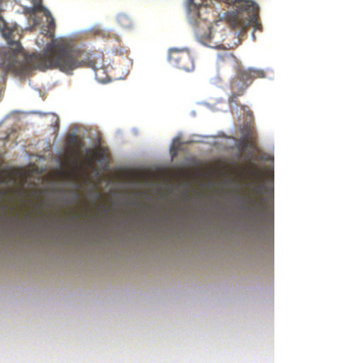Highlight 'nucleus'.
Returning a JSON list of instances; mask_svg holds the SVG:
<instances>
[{
  "label": "nucleus",
  "instance_id": "10",
  "mask_svg": "<svg viewBox=\"0 0 363 363\" xmlns=\"http://www.w3.org/2000/svg\"><path fill=\"white\" fill-rule=\"evenodd\" d=\"M9 135V133L0 130V145H4Z\"/></svg>",
  "mask_w": 363,
  "mask_h": 363
},
{
  "label": "nucleus",
  "instance_id": "6",
  "mask_svg": "<svg viewBox=\"0 0 363 363\" xmlns=\"http://www.w3.org/2000/svg\"><path fill=\"white\" fill-rule=\"evenodd\" d=\"M67 142L71 147V160L73 163L76 164L81 156L80 149L84 146V143L74 134L69 136Z\"/></svg>",
  "mask_w": 363,
  "mask_h": 363
},
{
  "label": "nucleus",
  "instance_id": "3",
  "mask_svg": "<svg viewBox=\"0 0 363 363\" xmlns=\"http://www.w3.org/2000/svg\"><path fill=\"white\" fill-rule=\"evenodd\" d=\"M235 72V76L231 79L229 84L231 94L228 98V104L230 106L238 105V97L244 94L254 79L264 77L262 70L252 68L245 69L240 67Z\"/></svg>",
  "mask_w": 363,
  "mask_h": 363
},
{
  "label": "nucleus",
  "instance_id": "8",
  "mask_svg": "<svg viewBox=\"0 0 363 363\" xmlns=\"http://www.w3.org/2000/svg\"><path fill=\"white\" fill-rule=\"evenodd\" d=\"M117 20L118 23L125 28H130L133 25L131 18L125 13L119 14Z\"/></svg>",
  "mask_w": 363,
  "mask_h": 363
},
{
  "label": "nucleus",
  "instance_id": "1",
  "mask_svg": "<svg viewBox=\"0 0 363 363\" xmlns=\"http://www.w3.org/2000/svg\"><path fill=\"white\" fill-rule=\"evenodd\" d=\"M31 6H24V16L27 17L28 26L24 30H31L42 21L40 13L47 18V24L41 27L35 42L39 47L45 45L40 53L28 55L24 51V75L33 69L46 71L56 69L72 74L76 69L91 66V55L86 50L72 46L66 39L55 38V23L50 11L42 4V0H29Z\"/></svg>",
  "mask_w": 363,
  "mask_h": 363
},
{
  "label": "nucleus",
  "instance_id": "9",
  "mask_svg": "<svg viewBox=\"0 0 363 363\" xmlns=\"http://www.w3.org/2000/svg\"><path fill=\"white\" fill-rule=\"evenodd\" d=\"M247 141H246V146L249 147L254 150H257V146L256 144V142L254 140L255 135L254 133L252 131L249 132L246 135Z\"/></svg>",
  "mask_w": 363,
  "mask_h": 363
},
{
  "label": "nucleus",
  "instance_id": "12",
  "mask_svg": "<svg viewBox=\"0 0 363 363\" xmlns=\"http://www.w3.org/2000/svg\"><path fill=\"white\" fill-rule=\"evenodd\" d=\"M23 175H24V184L26 183V181H27V177H28V172L26 170V169L24 168V173H23Z\"/></svg>",
  "mask_w": 363,
  "mask_h": 363
},
{
  "label": "nucleus",
  "instance_id": "5",
  "mask_svg": "<svg viewBox=\"0 0 363 363\" xmlns=\"http://www.w3.org/2000/svg\"><path fill=\"white\" fill-rule=\"evenodd\" d=\"M217 65L219 69L227 68L235 71L241 67L238 59L226 49L218 54Z\"/></svg>",
  "mask_w": 363,
  "mask_h": 363
},
{
  "label": "nucleus",
  "instance_id": "11",
  "mask_svg": "<svg viewBox=\"0 0 363 363\" xmlns=\"http://www.w3.org/2000/svg\"><path fill=\"white\" fill-rule=\"evenodd\" d=\"M26 190L24 189V214H23V216H24V220L27 218V213H26V201H27V198H26Z\"/></svg>",
  "mask_w": 363,
  "mask_h": 363
},
{
  "label": "nucleus",
  "instance_id": "2",
  "mask_svg": "<svg viewBox=\"0 0 363 363\" xmlns=\"http://www.w3.org/2000/svg\"><path fill=\"white\" fill-rule=\"evenodd\" d=\"M246 179L248 180L251 179L250 182L248 183L250 194V196H245L242 198V205L241 207L250 223L255 224L262 220L261 214L264 211V206L258 198V196L262 194L264 187L262 174L255 165L250 164Z\"/></svg>",
  "mask_w": 363,
  "mask_h": 363
},
{
  "label": "nucleus",
  "instance_id": "4",
  "mask_svg": "<svg viewBox=\"0 0 363 363\" xmlns=\"http://www.w3.org/2000/svg\"><path fill=\"white\" fill-rule=\"evenodd\" d=\"M168 60L173 66L186 72H191L194 69V57L186 48H170Z\"/></svg>",
  "mask_w": 363,
  "mask_h": 363
},
{
  "label": "nucleus",
  "instance_id": "7",
  "mask_svg": "<svg viewBox=\"0 0 363 363\" xmlns=\"http://www.w3.org/2000/svg\"><path fill=\"white\" fill-rule=\"evenodd\" d=\"M14 172L10 168H4L0 169V183L9 185L10 183H14Z\"/></svg>",
  "mask_w": 363,
  "mask_h": 363
}]
</instances>
